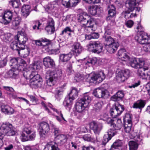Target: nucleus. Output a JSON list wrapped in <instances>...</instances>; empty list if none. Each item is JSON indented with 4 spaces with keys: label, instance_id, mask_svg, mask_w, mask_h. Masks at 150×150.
Masks as SVG:
<instances>
[{
    "label": "nucleus",
    "instance_id": "dca6fc26",
    "mask_svg": "<svg viewBox=\"0 0 150 150\" xmlns=\"http://www.w3.org/2000/svg\"><path fill=\"white\" fill-rule=\"evenodd\" d=\"M139 0H129L127 1L125 3V6L128 9H140L142 4L139 3Z\"/></svg>",
    "mask_w": 150,
    "mask_h": 150
},
{
    "label": "nucleus",
    "instance_id": "a18cd8bd",
    "mask_svg": "<svg viewBox=\"0 0 150 150\" xmlns=\"http://www.w3.org/2000/svg\"><path fill=\"white\" fill-rule=\"evenodd\" d=\"M110 116L113 118H116L119 116L114 106L110 109Z\"/></svg>",
    "mask_w": 150,
    "mask_h": 150
},
{
    "label": "nucleus",
    "instance_id": "a878e982",
    "mask_svg": "<svg viewBox=\"0 0 150 150\" xmlns=\"http://www.w3.org/2000/svg\"><path fill=\"white\" fill-rule=\"evenodd\" d=\"M18 42L14 39V40H13L10 43V47L13 50H16L17 51L18 54L20 55V52L24 50V46H23V47H21L20 46H18Z\"/></svg>",
    "mask_w": 150,
    "mask_h": 150
},
{
    "label": "nucleus",
    "instance_id": "e2e57ef3",
    "mask_svg": "<svg viewBox=\"0 0 150 150\" xmlns=\"http://www.w3.org/2000/svg\"><path fill=\"white\" fill-rule=\"evenodd\" d=\"M125 24L127 27L131 28L133 25L134 22L131 20H129L127 21Z\"/></svg>",
    "mask_w": 150,
    "mask_h": 150
},
{
    "label": "nucleus",
    "instance_id": "7ed1b4c3",
    "mask_svg": "<svg viewBox=\"0 0 150 150\" xmlns=\"http://www.w3.org/2000/svg\"><path fill=\"white\" fill-rule=\"evenodd\" d=\"M16 128L9 122L3 123L0 127V148L3 145L2 139L4 136H13L16 134Z\"/></svg>",
    "mask_w": 150,
    "mask_h": 150
},
{
    "label": "nucleus",
    "instance_id": "9d476101",
    "mask_svg": "<svg viewBox=\"0 0 150 150\" xmlns=\"http://www.w3.org/2000/svg\"><path fill=\"white\" fill-rule=\"evenodd\" d=\"M36 135V132L32 131L30 127H25L22 134L21 139L23 142L33 140L35 139Z\"/></svg>",
    "mask_w": 150,
    "mask_h": 150
},
{
    "label": "nucleus",
    "instance_id": "e433bc0d",
    "mask_svg": "<svg viewBox=\"0 0 150 150\" xmlns=\"http://www.w3.org/2000/svg\"><path fill=\"white\" fill-rule=\"evenodd\" d=\"M44 150H60L54 142L48 144Z\"/></svg>",
    "mask_w": 150,
    "mask_h": 150
},
{
    "label": "nucleus",
    "instance_id": "bf43d9fd",
    "mask_svg": "<svg viewBox=\"0 0 150 150\" xmlns=\"http://www.w3.org/2000/svg\"><path fill=\"white\" fill-rule=\"evenodd\" d=\"M53 129H54V132L55 136L56 137L58 135H60V134L61 133V131L59 130V129L56 126H53Z\"/></svg>",
    "mask_w": 150,
    "mask_h": 150
},
{
    "label": "nucleus",
    "instance_id": "412c9836",
    "mask_svg": "<svg viewBox=\"0 0 150 150\" xmlns=\"http://www.w3.org/2000/svg\"><path fill=\"white\" fill-rule=\"evenodd\" d=\"M13 17L12 13L10 11H5L3 18L1 23L6 25L9 24L11 21Z\"/></svg>",
    "mask_w": 150,
    "mask_h": 150
},
{
    "label": "nucleus",
    "instance_id": "aec40b11",
    "mask_svg": "<svg viewBox=\"0 0 150 150\" xmlns=\"http://www.w3.org/2000/svg\"><path fill=\"white\" fill-rule=\"evenodd\" d=\"M43 64L47 68L53 69L55 68V64L53 59L49 57H47L43 59Z\"/></svg>",
    "mask_w": 150,
    "mask_h": 150
},
{
    "label": "nucleus",
    "instance_id": "423d86ee",
    "mask_svg": "<svg viewBox=\"0 0 150 150\" xmlns=\"http://www.w3.org/2000/svg\"><path fill=\"white\" fill-rule=\"evenodd\" d=\"M135 40L139 43L144 44L143 50L146 52H150V36L147 33H143L142 35L138 34L135 37Z\"/></svg>",
    "mask_w": 150,
    "mask_h": 150
},
{
    "label": "nucleus",
    "instance_id": "4d7b16f0",
    "mask_svg": "<svg viewBox=\"0 0 150 150\" xmlns=\"http://www.w3.org/2000/svg\"><path fill=\"white\" fill-rule=\"evenodd\" d=\"M54 22L53 19L52 18H50L49 19L47 25L46 26H49L50 27H54Z\"/></svg>",
    "mask_w": 150,
    "mask_h": 150
},
{
    "label": "nucleus",
    "instance_id": "58836bf2",
    "mask_svg": "<svg viewBox=\"0 0 150 150\" xmlns=\"http://www.w3.org/2000/svg\"><path fill=\"white\" fill-rule=\"evenodd\" d=\"M64 91V87L63 86L57 88L55 92V97L57 100H60V96L63 93Z\"/></svg>",
    "mask_w": 150,
    "mask_h": 150
},
{
    "label": "nucleus",
    "instance_id": "f257e3e1",
    "mask_svg": "<svg viewBox=\"0 0 150 150\" xmlns=\"http://www.w3.org/2000/svg\"><path fill=\"white\" fill-rule=\"evenodd\" d=\"M132 115L126 113L124 118V127L125 131L129 133V136L130 139H134L136 142L133 141H130L129 142V150H137L138 145L143 143V137L141 136L139 133L134 132L132 128Z\"/></svg>",
    "mask_w": 150,
    "mask_h": 150
},
{
    "label": "nucleus",
    "instance_id": "0eeeda50",
    "mask_svg": "<svg viewBox=\"0 0 150 150\" xmlns=\"http://www.w3.org/2000/svg\"><path fill=\"white\" fill-rule=\"evenodd\" d=\"M78 92L75 88H72L68 95L65 98L63 104L67 109L70 110L72 104V101L78 96Z\"/></svg>",
    "mask_w": 150,
    "mask_h": 150
},
{
    "label": "nucleus",
    "instance_id": "09e8293b",
    "mask_svg": "<svg viewBox=\"0 0 150 150\" xmlns=\"http://www.w3.org/2000/svg\"><path fill=\"white\" fill-rule=\"evenodd\" d=\"M137 30L135 31L138 32L137 34L135 37H135L137 36L138 35H142L143 33H145L144 31V28L141 25H139L136 28Z\"/></svg>",
    "mask_w": 150,
    "mask_h": 150
},
{
    "label": "nucleus",
    "instance_id": "5fc2aeb1",
    "mask_svg": "<svg viewBox=\"0 0 150 150\" xmlns=\"http://www.w3.org/2000/svg\"><path fill=\"white\" fill-rule=\"evenodd\" d=\"M11 4L14 8H18L20 6V3L19 0H17L10 3Z\"/></svg>",
    "mask_w": 150,
    "mask_h": 150
},
{
    "label": "nucleus",
    "instance_id": "f3484780",
    "mask_svg": "<svg viewBox=\"0 0 150 150\" xmlns=\"http://www.w3.org/2000/svg\"><path fill=\"white\" fill-rule=\"evenodd\" d=\"M130 71L129 70L125 69L118 72L116 76V79L118 82H123L129 76Z\"/></svg>",
    "mask_w": 150,
    "mask_h": 150
},
{
    "label": "nucleus",
    "instance_id": "37998d69",
    "mask_svg": "<svg viewBox=\"0 0 150 150\" xmlns=\"http://www.w3.org/2000/svg\"><path fill=\"white\" fill-rule=\"evenodd\" d=\"M103 105V102L102 101L98 102L95 104L93 108L96 111H99L102 108Z\"/></svg>",
    "mask_w": 150,
    "mask_h": 150
},
{
    "label": "nucleus",
    "instance_id": "f03ea898",
    "mask_svg": "<svg viewBox=\"0 0 150 150\" xmlns=\"http://www.w3.org/2000/svg\"><path fill=\"white\" fill-rule=\"evenodd\" d=\"M62 75V72L60 69H55L54 71H47L46 74L47 83H43L42 81L40 83V87L44 89L49 88V87L53 86L56 79L60 77Z\"/></svg>",
    "mask_w": 150,
    "mask_h": 150
},
{
    "label": "nucleus",
    "instance_id": "5701e85b",
    "mask_svg": "<svg viewBox=\"0 0 150 150\" xmlns=\"http://www.w3.org/2000/svg\"><path fill=\"white\" fill-rule=\"evenodd\" d=\"M80 0H62V5L66 8L70 6H75L79 2Z\"/></svg>",
    "mask_w": 150,
    "mask_h": 150
},
{
    "label": "nucleus",
    "instance_id": "6ab92c4d",
    "mask_svg": "<svg viewBox=\"0 0 150 150\" xmlns=\"http://www.w3.org/2000/svg\"><path fill=\"white\" fill-rule=\"evenodd\" d=\"M67 139V137L65 135L63 134H60V135H58L55 137L54 141H51L48 142L47 144L45 147L44 149L48 144H50V143L53 142L55 144L57 145V147L58 148V144H60L61 145L63 144L66 142Z\"/></svg>",
    "mask_w": 150,
    "mask_h": 150
},
{
    "label": "nucleus",
    "instance_id": "6e6d98bb",
    "mask_svg": "<svg viewBox=\"0 0 150 150\" xmlns=\"http://www.w3.org/2000/svg\"><path fill=\"white\" fill-rule=\"evenodd\" d=\"M33 23L34 24V25L33 27V29L35 30L37 28V30H39L40 27L42 24L40 21H33Z\"/></svg>",
    "mask_w": 150,
    "mask_h": 150
},
{
    "label": "nucleus",
    "instance_id": "79ce46f5",
    "mask_svg": "<svg viewBox=\"0 0 150 150\" xmlns=\"http://www.w3.org/2000/svg\"><path fill=\"white\" fill-rule=\"evenodd\" d=\"M114 106L119 115H120L125 110V108L124 105L120 104H115Z\"/></svg>",
    "mask_w": 150,
    "mask_h": 150
},
{
    "label": "nucleus",
    "instance_id": "a211bd4d",
    "mask_svg": "<svg viewBox=\"0 0 150 150\" xmlns=\"http://www.w3.org/2000/svg\"><path fill=\"white\" fill-rule=\"evenodd\" d=\"M107 93L106 89L103 88H98L93 90V93L97 98H105L107 96Z\"/></svg>",
    "mask_w": 150,
    "mask_h": 150
},
{
    "label": "nucleus",
    "instance_id": "774afa93",
    "mask_svg": "<svg viewBox=\"0 0 150 150\" xmlns=\"http://www.w3.org/2000/svg\"><path fill=\"white\" fill-rule=\"evenodd\" d=\"M25 150H39L38 148L36 147L33 146L30 147L29 146H27L25 147Z\"/></svg>",
    "mask_w": 150,
    "mask_h": 150
},
{
    "label": "nucleus",
    "instance_id": "a19ab883",
    "mask_svg": "<svg viewBox=\"0 0 150 150\" xmlns=\"http://www.w3.org/2000/svg\"><path fill=\"white\" fill-rule=\"evenodd\" d=\"M30 79V86L32 88H39V86H40L41 81L33 80V79Z\"/></svg>",
    "mask_w": 150,
    "mask_h": 150
},
{
    "label": "nucleus",
    "instance_id": "ea45409f",
    "mask_svg": "<svg viewBox=\"0 0 150 150\" xmlns=\"http://www.w3.org/2000/svg\"><path fill=\"white\" fill-rule=\"evenodd\" d=\"M59 7V5L57 3H50L45 6L44 8L45 9H56L60 8Z\"/></svg>",
    "mask_w": 150,
    "mask_h": 150
},
{
    "label": "nucleus",
    "instance_id": "49530a36",
    "mask_svg": "<svg viewBox=\"0 0 150 150\" xmlns=\"http://www.w3.org/2000/svg\"><path fill=\"white\" fill-rule=\"evenodd\" d=\"M140 83L141 81L140 80L138 79H134L132 81L131 85L129 86V87L130 88H135L139 86Z\"/></svg>",
    "mask_w": 150,
    "mask_h": 150
},
{
    "label": "nucleus",
    "instance_id": "3c124183",
    "mask_svg": "<svg viewBox=\"0 0 150 150\" xmlns=\"http://www.w3.org/2000/svg\"><path fill=\"white\" fill-rule=\"evenodd\" d=\"M108 134L107 135L110 137V138L116 134L117 132V131L115 130L113 128L109 129L108 131Z\"/></svg>",
    "mask_w": 150,
    "mask_h": 150
},
{
    "label": "nucleus",
    "instance_id": "4c0bfd02",
    "mask_svg": "<svg viewBox=\"0 0 150 150\" xmlns=\"http://www.w3.org/2000/svg\"><path fill=\"white\" fill-rule=\"evenodd\" d=\"M97 58L96 57H94L89 59L86 62H85L83 63V65L86 66V67H90L92 65L95 64L97 62Z\"/></svg>",
    "mask_w": 150,
    "mask_h": 150
},
{
    "label": "nucleus",
    "instance_id": "72a5a7b5",
    "mask_svg": "<svg viewBox=\"0 0 150 150\" xmlns=\"http://www.w3.org/2000/svg\"><path fill=\"white\" fill-rule=\"evenodd\" d=\"M82 138L84 140L88 142H94L97 140V137L96 136L94 137L90 134H87L84 135Z\"/></svg>",
    "mask_w": 150,
    "mask_h": 150
},
{
    "label": "nucleus",
    "instance_id": "338daca9",
    "mask_svg": "<svg viewBox=\"0 0 150 150\" xmlns=\"http://www.w3.org/2000/svg\"><path fill=\"white\" fill-rule=\"evenodd\" d=\"M95 149L94 147L92 146H90L86 147L85 146H83L82 147V150H95Z\"/></svg>",
    "mask_w": 150,
    "mask_h": 150
},
{
    "label": "nucleus",
    "instance_id": "0e129e2a",
    "mask_svg": "<svg viewBox=\"0 0 150 150\" xmlns=\"http://www.w3.org/2000/svg\"><path fill=\"white\" fill-rule=\"evenodd\" d=\"M26 66H23L21 65H18L17 64L16 67H15V68L20 71H23L26 68L25 67Z\"/></svg>",
    "mask_w": 150,
    "mask_h": 150
},
{
    "label": "nucleus",
    "instance_id": "cd10ccee",
    "mask_svg": "<svg viewBox=\"0 0 150 150\" xmlns=\"http://www.w3.org/2000/svg\"><path fill=\"white\" fill-rule=\"evenodd\" d=\"M145 100H138L133 103L132 107L134 108L139 109L141 110L145 106Z\"/></svg>",
    "mask_w": 150,
    "mask_h": 150
},
{
    "label": "nucleus",
    "instance_id": "4468645a",
    "mask_svg": "<svg viewBox=\"0 0 150 150\" xmlns=\"http://www.w3.org/2000/svg\"><path fill=\"white\" fill-rule=\"evenodd\" d=\"M129 63L132 67L137 69L139 68L143 67L145 62L143 58L133 57L130 59Z\"/></svg>",
    "mask_w": 150,
    "mask_h": 150
},
{
    "label": "nucleus",
    "instance_id": "1a4fd4ad",
    "mask_svg": "<svg viewBox=\"0 0 150 150\" xmlns=\"http://www.w3.org/2000/svg\"><path fill=\"white\" fill-rule=\"evenodd\" d=\"M79 20L83 25H84L86 27L90 28L91 30H95V28L93 29V28L96 23V20L94 18H91L87 14L81 16Z\"/></svg>",
    "mask_w": 150,
    "mask_h": 150
},
{
    "label": "nucleus",
    "instance_id": "7c9ffc66",
    "mask_svg": "<svg viewBox=\"0 0 150 150\" xmlns=\"http://www.w3.org/2000/svg\"><path fill=\"white\" fill-rule=\"evenodd\" d=\"M122 145L121 140H116L112 145L110 150H120Z\"/></svg>",
    "mask_w": 150,
    "mask_h": 150
},
{
    "label": "nucleus",
    "instance_id": "2eb2a0df",
    "mask_svg": "<svg viewBox=\"0 0 150 150\" xmlns=\"http://www.w3.org/2000/svg\"><path fill=\"white\" fill-rule=\"evenodd\" d=\"M90 126L96 135H99L103 129V125L99 122L93 121L90 122Z\"/></svg>",
    "mask_w": 150,
    "mask_h": 150
},
{
    "label": "nucleus",
    "instance_id": "bb28decb",
    "mask_svg": "<svg viewBox=\"0 0 150 150\" xmlns=\"http://www.w3.org/2000/svg\"><path fill=\"white\" fill-rule=\"evenodd\" d=\"M1 110L2 112L6 115H11L14 113V110L8 105H2Z\"/></svg>",
    "mask_w": 150,
    "mask_h": 150
},
{
    "label": "nucleus",
    "instance_id": "39448f33",
    "mask_svg": "<svg viewBox=\"0 0 150 150\" xmlns=\"http://www.w3.org/2000/svg\"><path fill=\"white\" fill-rule=\"evenodd\" d=\"M91 100L87 93L84 94L83 97L76 102L75 106L76 110L79 112H83L87 107Z\"/></svg>",
    "mask_w": 150,
    "mask_h": 150
},
{
    "label": "nucleus",
    "instance_id": "b1692460",
    "mask_svg": "<svg viewBox=\"0 0 150 150\" xmlns=\"http://www.w3.org/2000/svg\"><path fill=\"white\" fill-rule=\"evenodd\" d=\"M34 42L36 45L38 46H45L51 43V41L45 38H40L39 40H34Z\"/></svg>",
    "mask_w": 150,
    "mask_h": 150
},
{
    "label": "nucleus",
    "instance_id": "603ef678",
    "mask_svg": "<svg viewBox=\"0 0 150 150\" xmlns=\"http://www.w3.org/2000/svg\"><path fill=\"white\" fill-rule=\"evenodd\" d=\"M45 29L48 34H51L54 33L55 30L54 27L46 26Z\"/></svg>",
    "mask_w": 150,
    "mask_h": 150
},
{
    "label": "nucleus",
    "instance_id": "de8ad7c7",
    "mask_svg": "<svg viewBox=\"0 0 150 150\" xmlns=\"http://www.w3.org/2000/svg\"><path fill=\"white\" fill-rule=\"evenodd\" d=\"M21 61V58H14L12 59L10 61V63H12L11 66H13V67L15 68V67L18 64V62H20Z\"/></svg>",
    "mask_w": 150,
    "mask_h": 150
},
{
    "label": "nucleus",
    "instance_id": "393cba45",
    "mask_svg": "<svg viewBox=\"0 0 150 150\" xmlns=\"http://www.w3.org/2000/svg\"><path fill=\"white\" fill-rule=\"evenodd\" d=\"M72 48L73 54L77 56L81 53L82 50V47L79 42L74 43L72 46Z\"/></svg>",
    "mask_w": 150,
    "mask_h": 150
},
{
    "label": "nucleus",
    "instance_id": "052dcab7",
    "mask_svg": "<svg viewBox=\"0 0 150 150\" xmlns=\"http://www.w3.org/2000/svg\"><path fill=\"white\" fill-rule=\"evenodd\" d=\"M9 77L14 78L16 76V74L14 73V71L12 69H10L7 73Z\"/></svg>",
    "mask_w": 150,
    "mask_h": 150
},
{
    "label": "nucleus",
    "instance_id": "864d4df0",
    "mask_svg": "<svg viewBox=\"0 0 150 150\" xmlns=\"http://www.w3.org/2000/svg\"><path fill=\"white\" fill-rule=\"evenodd\" d=\"M36 72L35 73V75L31 76V79H33V80H37V81H40L41 82L42 81V79L41 76L39 74H35Z\"/></svg>",
    "mask_w": 150,
    "mask_h": 150
},
{
    "label": "nucleus",
    "instance_id": "9b49d317",
    "mask_svg": "<svg viewBox=\"0 0 150 150\" xmlns=\"http://www.w3.org/2000/svg\"><path fill=\"white\" fill-rule=\"evenodd\" d=\"M87 46L89 51L97 54L100 52L103 48L101 44L99 41H91Z\"/></svg>",
    "mask_w": 150,
    "mask_h": 150
},
{
    "label": "nucleus",
    "instance_id": "4be33fe9",
    "mask_svg": "<svg viewBox=\"0 0 150 150\" xmlns=\"http://www.w3.org/2000/svg\"><path fill=\"white\" fill-rule=\"evenodd\" d=\"M23 75L26 79H30L31 76L35 75V70L31 67L25 68L23 71Z\"/></svg>",
    "mask_w": 150,
    "mask_h": 150
},
{
    "label": "nucleus",
    "instance_id": "473e14b6",
    "mask_svg": "<svg viewBox=\"0 0 150 150\" xmlns=\"http://www.w3.org/2000/svg\"><path fill=\"white\" fill-rule=\"evenodd\" d=\"M13 38V36L10 33H6L4 36H2L1 40L6 43L11 42Z\"/></svg>",
    "mask_w": 150,
    "mask_h": 150
},
{
    "label": "nucleus",
    "instance_id": "c756f323",
    "mask_svg": "<svg viewBox=\"0 0 150 150\" xmlns=\"http://www.w3.org/2000/svg\"><path fill=\"white\" fill-rule=\"evenodd\" d=\"M124 96V93L122 91H118L111 98V100L116 101L121 99Z\"/></svg>",
    "mask_w": 150,
    "mask_h": 150
},
{
    "label": "nucleus",
    "instance_id": "20e7f679",
    "mask_svg": "<svg viewBox=\"0 0 150 150\" xmlns=\"http://www.w3.org/2000/svg\"><path fill=\"white\" fill-rule=\"evenodd\" d=\"M110 35L104 33L103 38L104 39L106 44L105 47L107 51L110 53H112L117 50L119 44L110 36Z\"/></svg>",
    "mask_w": 150,
    "mask_h": 150
},
{
    "label": "nucleus",
    "instance_id": "f704fd0d",
    "mask_svg": "<svg viewBox=\"0 0 150 150\" xmlns=\"http://www.w3.org/2000/svg\"><path fill=\"white\" fill-rule=\"evenodd\" d=\"M137 71L138 75L141 76L143 79H145L146 73L145 71L148 69V67L144 68L143 67L139 68Z\"/></svg>",
    "mask_w": 150,
    "mask_h": 150
},
{
    "label": "nucleus",
    "instance_id": "8fccbe9b",
    "mask_svg": "<svg viewBox=\"0 0 150 150\" xmlns=\"http://www.w3.org/2000/svg\"><path fill=\"white\" fill-rule=\"evenodd\" d=\"M21 21V18L19 17H15L13 18V20L12 22L13 25L14 26H17L18 25Z\"/></svg>",
    "mask_w": 150,
    "mask_h": 150
},
{
    "label": "nucleus",
    "instance_id": "f8f14e48",
    "mask_svg": "<svg viewBox=\"0 0 150 150\" xmlns=\"http://www.w3.org/2000/svg\"><path fill=\"white\" fill-rule=\"evenodd\" d=\"M105 78L104 73L102 71H100L98 73H93L92 74L88 82L97 84L101 82Z\"/></svg>",
    "mask_w": 150,
    "mask_h": 150
},
{
    "label": "nucleus",
    "instance_id": "c85d7f7f",
    "mask_svg": "<svg viewBox=\"0 0 150 150\" xmlns=\"http://www.w3.org/2000/svg\"><path fill=\"white\" fill-rule=\"evenodd\" d=\"M115 23L114 20H111L108 24V25L105 28V34H110L115 25Z\"/></svg>",
    "mask_w": 150,
    "mask_h": 150
},
{
    "label": "nucleus",
    "instance_id": "680f3d73",
    "mask_svg": "<svg viewBox=\"0 0 150 150\" xmlns=\"http://www.w3.org/2000/svg\"><path fill=\"white\" fill-rule=\"evenodd\" d=\"M21 12L22 16L26 17L29 15L30 12L29 10H21Z\"/></svg>",
    "mask_w": 150,
    "mask_h": 150
},
{
    "label": "nucleus",
    "instance_id": "c9c22d12",
    "mask_svg": "<svg viewBox=\"0 0 150 150\" xmlns=\"http://www.w3.org/2000/svg\"><path fill=\"white\" fill-rule=\"evenodd\" d=\"M72 55L70 54H62L59 56V59L63 62H67L70 59Z\"/></svg>",
    "mask_w": 150,
    "mask_h": 150
},
{
    "label": "nucleus",
    "instance_id": "ddd939ff",
    "mask_svg": "<svg viewBox=\"0 0 150 150\" xmlns=\"http://www.w3.org/2000/svg\"><path fill=\"white\" fill-rule=\"evenodd\" d=\"M50 130V126L47 122H43L40 124L39 132L42 138H44L46 137Z\"/></svg>",
    "mask_w": 150,
    "mask_h": 150
},
{
    "label": "nucleus",
    "instance_id": "69168bd1",
    "mask_svg": "<svg viewBox=\"0 0 150 150\" xmlns=\"http://www.w3.org/2000/svg\"><path fill=\"white\" fill-rule=\"evenodd\" d=\"M101 8V7L100 6L98 5H95L93 4L89 7V9H100Z\"/></svg>",
    "mask_w": 150,
    "mask_h": 150
},
{
    "label": "nucleus",
    "instance_id": "13d9d810",
    "mask_svg": "<svg viewBox=\"0 0 150 150\" xmlns=\"http://www.w3.org/2000/svg\"><path fill=\"white\" fill-rule=\"evenodd\" d=\"M110 137L108 136L107 135H105L103 137V144L104 145H105L111 139Z\"/></svg>",
    "mask_w": 150,
    "mask_h": 150
},
{
    "label": "nucleus",
    "instance_id": "c03bdc74",
    "mask_svg": "<svg viewBox=\"0 0 150 150\" xmlns=\"http://www.w3.org/2000/svg\"><path fill=\"white\" fill-rule=\"evenodd\" d=\"M112 126L113 127V129L117 131L120 130L122 126L121 120H118L116 124L114 123Z\"/></svg>",
    "mask_w": 150,
    "mask_h": 150
},
{
    "label": "nucleus",
    "instance_id": "2f4dec72",
    "mask_svg": "<svg viewBox=\"0 0 150 150\" xmlns=\"http://www.w3.org/2000/svg\"><path fill=\"white\" fill-rule=\"evenodd\" d=\"M72 33L74 34V30L72 29L71 27L67 26L62 31L60 35H63L64 34L67 33L68 35L70 37L72 36Z\"/></svg>",
    "mask_w": 150,
    "mask_h": 150
},
{
    "label": "nucleus",
    "instance_id": "6e6552de",
    "mask_svg": "<svg viewBox=\"0 0 150 150\" xmlns=\"http://www.w3.org/2000/svg\"><path fill=\"white\" fill-rule=\"evenodd\" d=\"M14 39L18 42L19 46L21 47L24 46V50H26L28 52V54L30 52V49L25 44L28 40V37L26 34L22 31H18L17 35L15 36Z\"/></svg>",
    "mask_w": 150,
    "mask_h": 150
}]
</instances>
